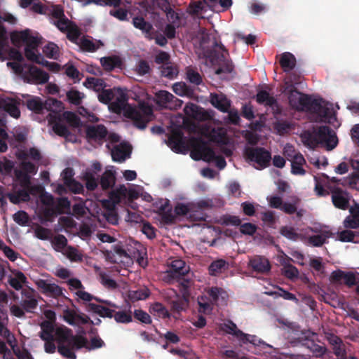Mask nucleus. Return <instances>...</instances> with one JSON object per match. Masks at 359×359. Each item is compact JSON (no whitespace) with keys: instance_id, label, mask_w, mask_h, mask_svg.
I'll list each match as a JSON object with an SVG mask.
<instances>
[{"instance_id":"obj_1","label":"nucleus","mask_w":359,"mask_h":359,"mask_svg":"<svg viewBox=\"0 0 359 359\" xmlns=\"http://www.w3.org/2000/svg\"><path fill=\"white\" fill-rule=\"evenodd\" d=\"M39 337L45 341L44 350L48 353H54L56 350L55 341L57 343V351L63 357L76 359V350L85 346L87 339L81 335H74L72 330L65 326H53L49 322L40 323Z\"/></svg>"},{"instance_id":"obj_2","label":"nucleus","mask_w":359,"mask_h":359,"mask_svg":"<svg viewBox=\"0 0 359 359\" xmlns=\"http://www.w3.org/2000/svg\"><path fill=\"white\" fill-rule=\"evenodd\" d=\"M302 139L304 143L312 149L321 146L330 151L338 144L334 131L327 126L318 127L314 133H305Z\"/></svg>"},{"instance_id":"obj_3","label":"nucleus","mask_w":359,"mask_h":359,"mask_svg":"<svg viewBox=\"0 0 359 359\" xmlns=\"http://www.w3.org/2000/svg\"><path fill=\"white\" fill-rule=\"evenodd\" d=\"M20 305L13 304L10 307L11 313L19 318L25 317V313H34L39 305V294L32 288L22 289Z\"/></svg>"},{"instance_id":"obj_4","label":"nucleus","mask_w":359,"mask_h":359,"mask_svg":"<svg viewBox=\"0 0 359 359\" xmlns=\"http://www.w3.org/2000/svg\"><path fill=\"white\" fill-rule=\"evenodd\" d=\"M129 117L133 121L135 127L144 129L154 117L152 107L144 102L141 103L138 109L130 111Z\"/></svg>"},{"instance_id":"obj_5","label":"nucleus","mask_w":359,"mask_h":359,"mask_svg":"<svg viewBox=\"0 0 359 359\" xmlns=\"http://www.w3.org/2000/svg\"><path fill=\"white\" fill-rule=\"evenodd\" d=\"M18 66L17 71L20 72L25 82L34 84H42L46 83L49 79V75L46 72L39 69L34 65Z\"/></svg>"},{"instance_id":"obj_6","label":"nucleus","mask_w":359,"mask_h":359,"mask_svg":"<svg viewBox=\"0 0 359 359\" xmlns=\"http://www.w3.org/2000/svg\"><path fill=\"white\" fill-rule=\"evenodd\" d=\"M188 144L191 148L190 157H222L215 155L213 149L201 138L191 137L189 140Z\"/></svg>"},{"instance_id":"obj_7","label":"nucleus","mask_w":359,"mask_h":359,"mask_svg":"<svg viewBox=\"0 0 359 359\" xmlns=\"http://www.w3.org/2000/svg\"><path fill=\"white\" fill-rule=\"evenodd\" d=\"M332 194V201L334 207L341 210H347L349 208L351 195L346 191L330 182L325 185Z\"/></svg>"},{"instance_id":"obj_8","label":"nucleus","mask_w":359,"mask_h":359,"mask_svg":"<svg viewBox=\"0 0 359 359\" xmlns=\"http://www.w3.org/2000/svg\"><path fill=\"white\" fill-rule=\"evenodd\" d=\"M155 102L157 105L170 109L181 107L182 101L175 97L167 90H159L155 94Z\"/></svg>"},{"instance_id":"obj_9","label":"nucleus","mask_w":359,"mask_h":359,"mask_svg":"<svg viewBox=\"0 0 359 359\" xmlns=\"http://www.w3.org/2000/svg\"><path fill=\"white\" fill-rule=\"evenodd\" d=\"M306 111L316 114L323 121H330L332 116V109L325 104L322 99L311 98Z\"/></svg>"},{"instance_id":"obj_10","label":"nucleus","mask_w":359,"mask_h":359,"mask_svg":"<svg viewBox=\"0 0 359 359\" xmlns=\"http://www.w3.org/2000/svg\"><path fill=\"white\" fill-rule=\"evenodd\" d=\"M256 101L259 104H264L266 107H269L276 118L282 113V108L278 104L277 100L265 90H260L257 92L256 95Z\"/></svg>"},{"instance_id":"obj_11","label":"nucleus","mask_w":359,"mask_h":359,"mask_svg":"<svg viewBox=\"0 0 359 359\" xmlns=\"http://www.w3.org/2000/svg\"><path fill=\"white\" fill-rule=\"evenodd\" d=\"M86 138L89 142L101 144L108 135L107 128L104 125L88 126L86 130Z\"/></svg>"},{"instance_id":"obj_12","label":"nucleus","mask_w":359,"mask_h":359,"mask_svg":"<svg viewBox=\"0 0 359 359\" xmlns=\"http://www.w3.org/2000/svg\"><path fill=\"white\" fill-rule=\"evenodd\" d=\"M292 343L296 344L297 346H302L308 349L313 355L316 357L323 356L325 351L326 348L316 344L313 339H311L307 337H302L294 339Z\"/></svg>"},{"instance_id":"obj_13","label":"nucleus","mask_w":359,"mask_h":359,"mask_svg":"<svg viewBox=\"0 0 359 359\" xmlns=\"http://www.w3.org/2000/svg\"><path fill=\"white\" fill-rule=\"evenodd\" d=\"M63 318L70 325H86L93 323L84 313H77L74 309H66L63 311Z\"/></svg>"},{"instance_id":"obj_14","label":"nucleus","mask_w":359,"mask_h":359,"mask_svg":"<svg viewBox=\"0 0 359 359\" xmlns=\"http://www.w3.org/2000/svg\"><path fill=\"white\" fill-rule=\"evenodd\" d=\"M290 105L297 110H307L311 97L298 90L287 95Z\"/></svg>"},{"instance_id":"obj_15","label":"nucleus","mask_w":359,"mask_h":359,"mask_svg":"<svg viewBox=\"0 0 359 359\" xmlns=\"http://www.w3.org/2000/svg\"><path fill=\"white\" fill-rule=\"evenodd\" d=\"M11 39L14 43L15 41H22L26 43L25 48H37L41 44V38L32 36L29 29L22 31L13 34Z\"/></svg>"},{"instance_id":"obj_16","label":"nucleus","mask_w":359,"mask_h":359,"mask_svg":"<svg viewBox=\"0 0 359 359\" xmlns=\"http://www.w3.org/2000/svg\"><path fill=\"white\" fill-rule=\"evenodd\" d=\"M189 268L187 267L186 263L180 259L172 261L169 269L168 270V278L180 279L188 273Z\"/></svg>"},{"instance_id":"obj_17","label":"nucleus","mask_w":359,"mask_h":359,"mask_svg":"<svg viewBox=\"0 0 359 359\" xmlns=\"http://www.w3.org/2000/svg\"><path fill=\"white\" fill-rule=\"evenodd\" d=\"M248 265L257 273L266 274L271 269L269 260L264 256L255 255L250 259Z\"/></svg>"},{"instance_id":"obj_18","label":"nucleus","mask_w":359,"mask_h":359,"mask_svg":"<svg viewBox=\"0 0 359 359\" xmlns=\"http://www.w3.org/2000/svg\"><path fill=\"white\" fill-rule=\"evenodd\" d=\"M106 146L110 151L111 157H130L133 150L131 144L126 142L114 145L107 144Z\"/></svg>"},{"instance_id":"obj_19","label":"nucleus","mask_w":359,"mask_h":359,"mask_svg":"<svg viewBox=\"0 0 359 359\" xmlns=\"http://www.w3.org/2000/svg\"><path fill=\"white\" fill-rule=\"evenodd\" d=\"M206 135L211 142L220 145H226L229 142L226 130L222 127L207 129Z\"/></svg>"},{"instance_id":"obj_20","label":"nucleus","mask_w":359,"mask_h":359,"mask_svg":"<svg viewBox=\"0 0 359 359\" xmlns=\"http://www.w3.org/2000/svg\"><path fill=\"white\" fill-rule=\"evenodd\" d=\"M19 104V100L6 97L2 100L0 109L8 113L12 117L18 118L20 116V111L18 107Z\"/></svg>"},{"instance_id":"obj_21","label":"nucleus","mask_w":359,"mask_h":359,"mask_svg":"<svg viewBox=\"0 0 359 359\" xmlns=\"http://www.w3.org/2000/svg\"><path fill=\"white\" fill-rule=\"evenodd\" d=\"M25 97L26 99L23 100L22 104L29 110L37 114L44 112V102L39 97L27 95Z\"/></svg>"},{"instance_id":"obj_22","label":"nucleus","mask_w":359,"mask_h":359,"mask_svg":"<svg viewBox=\"0 0 359 359\" xmlns=\"http://www.w3.org/2000/svg\"><path fill=\"white\" fill-rule=\"evenodd\" d=\"M133 24L135 28L140 29L148 39L151 40L154 38V29L152 25L146 21L144 18L139 16L133 18Z\"/></svg>"},{"instance_id":"obj_23","label":"nucleus","mask_w":359,"mask_h":359,"mask_svg":"<svg viewBox=\"0 0 359 359\" xmlns=\"http://www.w3.org/2000/svg\"><path fill=\"white\" fill-rule=\"evenodd\" d=\"M115 97L111 106L112 109L116 112H120L124 109L128 103L127 94L120 88H115Z\"/></svg>"},{"instance_id":"obj_24","label":"nucleus","mask_w":359,"mask_h":359,"mask_svg":"<svg viewBox=\"0 0 359 359\" xmlns=\"http://www.w3.org/2000/svg\"><path fill=\"white\" fill-rule=\"evenodd\" d=\"M48 116H50L49 123L53 124V130L57 135L67 138L71 135L68 128L60 123V116L55 115L53 116L50 113Z\"/></svg>"},{"instance_id":"obj_25","label":"nucleus","mask_w":359,"mask_h":359,"mask_svg":"<svg viewBox=\"0 0 359 359\" xmlns=\"http://www.w3.org/2000/svg\"><path fill=\"white\" fill-rule=\"evenodd\" d=\"M189 306V297H187V293L170 302V310L174 313L180 314L182 311H187Z\"/></svg>"},{"instance_id":"obj_26","label":"nucleus","mask_w":359,"mask_h":359,"mask_svg":"<svg viewBox=\"0 0 359 359\" xmlns=\"http://www.w3.org/2000/svg\"><path fill=\"white\" fill-rule=\"evenodd\" d=\"M210 103L222 112H227L230 107V102L223 94L211 93Z\"/></svg>"},{"instance_id":"obj_27","label":"nucleus","mask_w":359,"mask_h":359,"mask_svg":"<svg viewBox=\"0 0 359 359\" xmlns=\"http://www.w3.org/2000/svg\"><path fill=\"white\" fill-rule=\"evenodd\" d=\"M168 144L175 151H181L184 148L185 142L183 140V134L179 129L173 130L168 136Z\"/></svg>"},{"instance_id":"obj_28","label":"nucleus","mask_w":359,"mask_h":359,"mask_svg":"<svg viewBox=\"0 0 359 359\" xmlns=\"http://www.w3.org/2000/svg\"><path fill=\"white\" fill-rule=\"evenodd\" d=\"M159 215L161 217L162 222L165 224L174 223L176 219L175 212L172 213L169 201H166L161 205L159 208Z\"/></svg>"},{"instance_id":"obj_29","label":"nucleus","mask_w":359,"mask_h":359,"mask_svg":"<svg viewBox=\"0 0 359 359\" xmlns=\"http://www.w3.org/2000/svg\"><path fill=\"white\" fill-rule=\"evenodd\" d=\"M100 63L107 72H111L115 68H121L123 65L121 59L117 55L103 57L100 59Z\"/></svg>"},{"instance_id":"obj_30","label":"nucleus","mask_w":359,"mask_h":359,"mask_svg":"<svg viewBox=\"0 0 359 359\" xmlns=\"http://www.w3.org/2000/svg\"><path fill=\"white\" fill-rule=\"evenodd\" d=\"M279 62L283 71L287 72L295 67L296 58L291 53L285 52L281 55Z\"/></svg>"},{"instance_id":"obj_31","label":"nucleus","mask_w":359,"mask_h":359,"mask_svg":"<svg viewBox=\"0 0 359 359\" xmlns=\"http://www.w3.org/2000/svg\"><path fill=\"white\" fill-rule=\"evenodd\" d=\"M197 302L198 305V312L203 314L211 313L213 309V303L210 299L205 295L198 296L197 298Z\"/></svg>"},{"instance_id":"obj_32","label":"nucleus","mask_w":359,"mask_h":359,"mask_svg":"<svg viewBox=\"0 0 359 359\" xmlns=\"http://www.w3.org/2000/svg\"><path fill=\"white\" fill-rule=\"evenodd\" d=\"M83 86L87 88L92 89L99 93L105 88L106 83L102 79L88 77L84 81Z\"/></svg>"},{"instance_id":"obj_33","label":"nucleus","mask_w":359,"mask_h":359,"mask_svg":"<svg viewBox=\"0 0 359 359\" xmlns=\"http://www.w3.org/2000/svg\"><path fill=\"white\" fill-rule=\"evenodd\" d=\"M76 296L83 301V303H88L90 302L92 300H95L97 302L103 303L107 306H111V307H116V305L113 303H111L109 301L107 300H103L101 299L99 297H95L93 294L88 293V292L83 291V290H78L76 292Z\"/></svg>"},{"instance_id":"obj_34","label":"nucleus","mask_w":359,"mask_h":359,"mask_svg":"<svg viewBox=\"0 0 359 359\" xmlns=\"http://www.w3.org/2000/svg\"><path fill=\"white\" fill-rule=\"evenodd\" d=\"M115 173L111 170H106L100 178V186L103 190L112 188L115 184Z\"/></svg>"},{"instance_id":"obj_35","label":"nucleus","mask_w":359,"mask_h":359,"mask_svg":"<svg viewBox=\"0 0 359 359\" xmlns=\"http://www.w3.org/2000/svg\"><path fill=\"white\" fill-rule=\"evenodd\" d=\"M8 283L15 290H20L22 288V284L27 283V278L22 271H18L14 277L9 276Z\"/></svg>"},{"instance_id":"obj_36","label":"nucleus","mask_w":359,"mask_h":359,"mask_svg":"<svg viewBox=\"0 0 359 359\" xmlns=\"http://www.w3.org/2000/svg\"><path fill=\"white\" fill-rule=\"evenodd\" d=\"M150 313L158 318H169L170 315L168 309L163 306V304L159 302H155L153 304L150 309Z\"/></svg>"},{"instance_id":"obj_37","label":"nucleus","mask_w":359,"mask_h":359,"mask_svg":"<svg viewBox=\"0 0 359 359\" xmlns=\"http://www.w3.org/2000/svg\"><path fill=\"white\" fill-rule=\"evenodd\" d=\"M58 214L54 206L42 208L40 211V219L41 222H53L54 218Z\"/></svg>"},{"instance_id":"obj_38","label":"nucleus","mask_w":359,"mask_h":359,"mask_svg":"<svg viewBox=\"0 0 359 359\" xmlns=\"http://www.w3.org/2000/svg\"><path fill=\"white\" fill-rule=\"evenodd\" d=\"M207 294L208 295V297L213 304L217 303L219 297L224 300L227 297L226 292L223 289L218 287H212L209 288L207 291Z\"/></svg>"},{"instance_id":"obj_39","label":"nucleus","mask_w":359,"mask_h":359,"mask_svg":"<svg viewBox=\"0 0 359 359\" xmlns=\"http://www.w3.org/2000/svg\"><path fill=\"white\" fill-rule=\"evenodd\" d=\"M300 203L301 199L298 196H292L291 202L283 203L281 210L287 215H292L297 212V208Z\"/></svg>"},{"instance_id":"obj_40","label":"nucleus","mask_w":359,"mask_h":359,"mask_svg":"<svg viewBox=\"0 0 359 359\" xmlns=\"http://www.w3.org/2000/svg\"><path fill=\"white\" fill-rule=\"evenodd\" d=\"M62 108V102L57 99L48 98L44 101V110L46 111L57 113Z\"/></svg>"},{"instance_id":"obj_41","label":"nucleus","mask_w":359,"mask_h":359,"mask_svg":"<svg viewBox=\"0 0 359 359\" xmlns=\"http://www.w3.org/2000/svg\"><path fill=\"white\" fill-rule=\"evenodd\" d=\"M291 171L294 175H304L306 173L303 165L306 164L305 158H290Z\"/></svg>"},{"instance_id":"obj_42","label":"nucleus","mask_w":359,"mask_h":359,"mask_svg":"<svg viewBox=\"0 0 359 359\" xmlns=\"http://www.w3.org/2000/svg\"><path fill=\"white\" fill-rule=\"evenodd\" d=\"M14 172L15 180L19 182L22 188L30 187V177L27 172L19 169H15Z\"/></svg>"},{"instance_id":"obj_43","label":"nucleus","mask_w":359,"mask_h":359,"mask_svg":"<svg viewBox=\"0 0 359 359\" xmlns=\"http://www.w3.org/2000/svg\"><path fill=\"white\" fill-rule=\"evenodd\" d=\"M150 292L147 288L138 289L137 290H130L128 292V299L132 302L144 300L149 297Z\"/></svg>"},{"instance_id":"obj_44","label":"nucleus","mask_w":359,"mask_h":359,"mask_svg":"<svg viewBox=\"0 0 359 359\" xmlns=\"http://www.w3.org/2000/svg\"><path fill=\"white\" fill-rule=\"evenodd\" d=\"M249 165L257 170H262L267 168L271 164V158H243Z\"/></svg>"},{"instance_id":"obj_45","label":"nucleus","mask_w":359,"mask_h":359,"mask_svg":"<svg viewBox=\"0 0 359 359\" xmlns=\"http://www.w3.org/2000/svg\"><path fill=\"white\" fill-rule=\"evenodd\" d=\"M244 157H271V153L262 147L248 148L245 151V156Z\"/></svg>"},{"instance_id":"obj_46","label":"nucleus","mask_w":359,"mask_h":359,"mask_svg":"<svg viewBox=\"0 0 359 359\" xmlns=\"http://www.w3.org/2000/svg\"><path fill=\"white\" fill-rule=\"evenodd\" d=\"M70 201L66 197L58 198L57 203L54 205L58 215H62L68 212L70 210Z\"/></svg>"},{"instance_id":"obj_47","label":"nucleus","mask_w":359,"mask_h":359,"mask_svg":"<svg viewBox=\"0 0 359 359\" xmlns=\"http://www.w3.org/2000/svg\"><path fill=\"white\" fill-rule=\"evenodd\" d=\"M43 52L47 57L54 60H57L60 55L58 46L53 42L46 44L43 48Z\"/></svg>"},{"instance_id":"obj_48","label":"nucleus","mask_w":359,"mask_h":359,"mask_svg":"<svg viewBox=\"0 0 359 359\" xmlns=\"http://www.w3.org/2000/svg\"><path fill=\"white\" fill-rule=\"evenodd\" d=\"M282 274L287 278L293 280L297 278L299 276V271L297 268L289 262L283 264Z\"/></svg>"},{"instance_id":"obj_49","label":"nucleus","mask_w":359,"mask_h":359,"mask_svg":"<svg viewBox=\"0 0 359 359\" xmlns=\"http://www.w3.org/2000/svg\"><path fill=\"white\" fill-rule=\"evenodd\" d=\"M115 88L102 90L97 95L98 100L103 104H109L115 97Z\"/></svg>"},{"instance_id":"obj_50","label":"nucleus","mask_w":359,"mask_h":359,"mask_svg":"<svg viewBox=\"0 0 359 359\" xmlns=\"http://www.w3.org/2000/svg\"><path fill=\"white\" fill-rule=\"evenodd\" d=\"M330 233L326 231L322 234L311 236L308 238L309 243L315 247H320L325 242L327 238H329Z\"/></svg>"},{"instance_id":"obj_51","label":"nucleus","mask_w":359,"mask_h":359,"mask_svg":"<svg viewBox=\"0 0 359 359\" xmlns=\"http://www.w3.org/2000/svg\"><path fill=\"white\" fill-rule=\"evenodd\" d=\"M187 79L194 85L198 86L202 81V76L201 74L195 69L191 67H188L186 71Z\"/></svg>"},{"instance_id":"obj_52","label":"nucleus","mask_w":359,"mask_h":359,"mask_svg":"<svg viewBox=\"0 0 359 359\" xmlns=\"http://www.w3.org/2000/svg\"><path fill=\"white\" fill-rule=\"evenodd\" d=\"M173 91L180 96L191 95L193 93V90L184 83H176L172 86Z\"/></svg>"},{"instance_id":"obj_53","label":"nucleus","mask_w":359,"mask_h":359,"mask_svg":"<svg viewBox=\"0 0 359 359\" xmlns=\"http://www.w3.org/2000/svg\"><path fill=\"white\" fill-rule=\"evenodd\" d=\"M35 50L37 51V48H25V57L28 60L41 65L43 61V57L40 53H36Z\"/></svg>"},{"instance_id":"obj_54","label":"nucleus","mask_w":359,"mask_h":359,"mask_svg":"<svg viewBox=\"0 0 359 359\" xmlns=\"http://www.w3.org/2000/svg\"><path fill=\"white\" fill-rule=\"evenodd\" d=\"M206 11L207 8L202 1H191L187 7V12L191 15H196Z\"/></svg>"},{"instance_id":"obj_55","label":"nucleus","mask_w":359,"mask_h":359,"mask_svg":"<svg viewBox=\"0 0 359 359\" xmlns=\"http://www.w3.org/2000/svg\"><path fill=\"white\" fill-rule=\"evenodd\" d=\"M79 46L83 50L91 53L95 52L100 47L98 44L86 37H83L80 40Z\"/></svg>"},{"instance_id":"obj_56","label":"nucleus","mask_w":359,"mask_h":359,"mask_svg":"<svg viewBox=\"0 0 359 359\" xmlns=\"http://www.w3.org/2000/svg\"><path fill=\"white\" fill-rule=\"evenodd\" d=\"M26 135L21 131H15L13 137H10L8 142L13 147H18L24 144L26 141Z\"/></svg>"},{"instance_id":"obj_57","label":"nucleus","mask_w":359,"mask_h":359,"mask_svg":"<svg viewBox=\"0 0 359 359\" xmlns=\"http://www.w3.org/2000/svg\"><path fill=\"white\" fill-rule=\"evenodd\" d=\"M113 317L114 320L117 323H128L132 321V315L131 311H115L113 313Z\"/></svg>"},{"instance_id":"obj_58","label":"nucleus","mask_w":359,"mask_h":359,"mask_svg":"<svg viewBox=\"0 0 359 359\" xmlns=\"http://www.w3.org/2000/svg\"><path fill=\"white\" fill-rule=\"evenodd\" d=\"M63 118L72 126L77 128L80 126V118L74 112L66 111L62 114Z\"/></svg>"},{"instance_id":"obj_59","label":"nucleus","mask_w":359,"mask_h":359,"mask_svg":"<svg viewBox=\"0 0 359 359\" xmlns=\"http://www.w3.org/2000/svg\"><path fill=\"white\" fill-rule=\"evenodd\" d=\"M65 33H67V38L73 43H76L81 34L79 28L74 22Z\"/></svg>"},{"instance_id":"obj_60","label":"nucleus","mask_w":359,"mask_h":359,"mask_svg":"<svg viewBox=\"0 0 359 359\" xmlns=\"http://www.w3.org/2000/svg\"><path fill=\"white\" fill-rule=\"evenodd\" d=\"M227 263L224 259H217L211 263L209 266L210 273L215 275L216 273H221L224 269Z\"/></svg>"},{"instance_id":"obj_61","label":"nucleus","mask_w":359,"mask_h":359,"mask_svg":"<svg viewBox=\"0 0 359 359\" xmlns=\"http://www.w3.org/2000/svg\"><path fill=\"white\" fill-rule=\"evenodd\" d=\"M222 330L227 334H232L236 337L238 339L240 338L238 332H242L238 329L236 325L231 320H228L222 325Z\"/></svg>"},{"instance_id":"obj_62","label":"nucleus","mask_w":359,"mask_h":359,"mask_svg":"<svg viewBox=\"0 0 359 359\" xmlns=\"http://www.w3.org/2000/svg\"><path fill=\"white\" fill-rule=\"evenodd\" d=\"M206 215L203 210L198 209L196 207H191L189 219L191 221L201 222L205 220Z\"/></svg>"},{"instance_id":"obj_63","label":"nucleus","mask_w":359,"mask_h":359,"mask_svg":"<svg viewBox=\"0 0 359 359\" xmlns=\"http://www.w3.org/2000/svg\"><path fill=\"white\" fill-rule=\"evenodd\" d=\"M273 128L279 135H284L291 129V125L287 121L280 120L273 123Z\"/></svg>"},{"instance_id":"obj_64","label":"nucleus","mask_w":359,"mask_h":359,"mask_svg":"<svg viewBox=\"0 0 359 359\" xmlns=\"http://www.w3.org/2000/svg\"><path fill=\"white\" fill-rule=\"evenodd\" d=\"M13 220L20 226H26L29 220L28 214L23 211L19 210L15 213L13 216Z\"/></svg>"}]
</instances>
